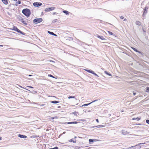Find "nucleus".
I'll return each instance as SVG.
<instances>
[{
    "label": "nucleus",
    "instance_id": "e433bc0d",
    "mask_svg": "<svg viewBox=\"0 0 149 149\" xmlns=\"http://www.w3.org/2000/svg\"><path fill=\"white\" fill-rule=\"evenodd\" d=\"M132 119L133 120H136V118H133Z\"/></svg>",
    "mask_w": 149,
    "mask_h": 149
},
{
    "label": "nucleus",
    "instance_id": "bb28decb",
    "mask_svg": "<svg viewBox=\"0 0 149 149\" xmlns=\"http://www.w3.org/2000/svg\"><path fill=\"white\" fill-rule=\"evenodd\" d=\"M90 103H89V104H85L84 105H82V106H87L88 105V104H90Z\"/></svg>",
    "mask_w": 149,
    "mask_h": 149
},
{
    "label": "nucleus",
    "instance_id": "58836bf2",
    "mask_svg": "<svg viewBox=\"0 0 149 149\" xmlns=\"http://www.w3.org/2000/svg\"><path fill=\"white\" fill-rule=\"evenodd\" d=\"M29 76L30 77V76H32V75H29Z\"/></svg>",
    "mask_w": 149,
    "mask_h": 149
},
{
    "label": "nucleus",
    "instance_id": "9b49d317",
    "mask_svg": "<svg viewBox=\"0 0 149 149\" xmlns=\"http://www.w3.org/2000/svg\"><path fill=\"white\" fill-rule=\"evenodd\" d=\"M136 24L138 26H140L141 24V23L140 21H137L136 22Z\"/></svg>",
    "mask_w": 149,
    "mask_h": 149
},
{
    "label": "nucleus",
    "instance_id": "c03bdc74",
    "mask_svg": "<svg viewBox=\"0 0 149 149\" xmlns=\"http://www.w3.org/2000/svg\"><path fill=\"white\" fill-rule=\"evenodd\" d=\"M125 19H124V21H125Z\"/></svg>",
    "mask_w": 149,
    "mask_h": 149
},
{
    "label": "nucleus",
    "instance_id": "ddd939ff",
    "mask_svg": "<svg viewBox=\"0 0 149 149\" xmlns=\"http://www.w3.org/2000/svg\"><path fill=\"white\" fill-rule=\"evenodd\" d=\"M89 141L90 142H91L95 141H96V139H89Z\"/></svg>",
    "mask_w": 149,
    "mask_h": 149
},
{
    "label": "nucleus",
    "instance_id": "39448f33",
    "mask_svg": "<svg viewBox=\"0 0 149 149\" xmlns=\"http://www.w3.org/2000/svg\"><path fill=\"white\" fill-rule=\"evenodd\" d=\"M55 8L54 7H52L50 8H47L45 9V11L46 12H49L54 10Z\"/></svg>",
    "mask_w": 149,
    "mask_h": 149
},
{
    "label": "nucleus",
    "instance_id": "9d476101",
    "mask_svg": "<svg viewBox=\"0 0 149 149\" xmlns=\"http://www.w3.org/2000/svg\"><path fill=\"white\" fill-rule=\"evenodd\" d=\"M18 136L21 138H26L27 137V136H26L21 134H19L18 135Z\"/></svg>",
    "mask_w": 149,
    "mask_h": 149
},
{
    "label": "nucleus",
    "instance_id": "4be33fe9",
    "mask_svg": "<svg viewBox=\"0 0 149 149\" xmlns=\"http://www.w3.org/2000/svg\"><path fill=\"white\" fill-rule=\"evenodd\" d=\"M107 31L109 34L111 35H113V33L112 32H111L109 31Z\"/></svg>",
    "mask_w": 149,
    "mask_h": 149
},
{
    "label": "nucleus",
    "instance_id": "37998d69",
    "mask_svg": "<svg viewBox=\"0 0 149 149\" xmlns=\"http://www.w3.org/2000/svg\"><path fill=\"white\" fill-rule=\"evenodd\" d=\"M0 46H2H2H3V45H0Z\"/></svg>",
    "mask_w": 149,
    "mask_h": 149
},
{
    "label": "nucleus",
    "instance_id": "f3484780",
    "mask_svg": "<svg viewBox=\"0 0 149 149\" xmlns=\"http://www.w3.org/2000/svg\"><path fill=\"white\" fill-rule=\"evenodd\" d=\"M78 123L77 122L75 121V122H70L68 123V124H77Z\"/></svg>",
    "mask_w": 149,
    "mask_h": 149
},
{
    "label": "nucleus",
    "instance_id": "6ab92c4d",
    "mask_svg": "<svg viewBox=\"0 0 149 149\" xmlns=\"http://www.w3.org/2000/svg\"><path fill=\"white\" fill-rule=\"evenodd\" d=\"M21 3V1H18L16 3L15 5L16 6H17L18 4H20Z\"/></svg>",
    "mask_w": 149,
    "mask_h": 149
},
{
    "label": "nucleus",
    "instance_id": "473e14b6",
    "mask_svg": "<svg viewBox=\"0 0 149 149\" xmlns=\"http://www.w3.org/2000/svg\"><path fill=\"white\" fill-rule=\"evenodd\" d=\"M56 14H57V13L55 12H54L53 13V15H56Z\"/></svg>",
    "mask_w": 149,
    "mask_h": 149
},
{
    "label": "nucleus",
    "instance_id": "393cba45",
    "mask_svg": "<svg viewBox=\"0 0 149 149\" xmlns=\"http://www.w3.org/2000/svg\"><path fill=\"white\" fill-rule=\"evenodd\" d=\"M48 76L49 77H51L55 78V77L53 75H52L50 74H48Z\"/></svg>",
    "mask_w": 149,
    "mask_h": 149
},
{
    "label": "nucleus",
    "instance_id": "1a4fd4ad",
    "mask_svg": "<svg viewBox=\"0 0 149 149\" xmlns=\"http://www.w3.org/2000/svg\"><path fill=\"white\" fill-rule=\"evenodd\" d=\"M2 2L5 5H7L8 3V0H1Z\"/></svg>",
    "mask_w": 149,
    "mask_h": 149
},
{
    "label": "nucleus",
    "instance_id": "423d86ee",
    "mask_svg": "<svg viewBox=\"0 0 149 149\" xmlns=\"http://www.w3.org/2000/svg\"><path fill=\"white\" fill-rule=\"evenodd\" d=\"M33 5L35 6H39L42 5V3L40 2H34L33 3Z\"/></svg>",
    "mask_w": 149,
    "mask_h": 149
},
{
    "label": "nucleus",
    "instance_id": "a211bd4d",
    "mask_svg": "<svg viewBox=\"0 0 149 149\" xmlns=\"http://www.w3.org/2000/svg\"><path fill=\"white\" fill-rule=\"evenodd\" d=\"M51 102L52 103L56 104L59 103V102L57 101H52Z\"/></svg>",
    "mask_w": 149,
    "mask_h": 149
},
{
    "label": "nucleus",
    "instance_id": "a878e982",
    "mask_svg": "<svg viewBox=\"0 0 149 149\" xmlns=\"http://www.w3.org/2000/svg\"><path fill=\"white\" fill-rule=\"evenodd\" d=\"M49 149H58V148L57 147H55L52 148H49Z\"/></svg>",
    "mask_w": 149,
    "mask_h": 149
},
{
    "label": "nucleus",
    "instance_id": "cd10ccee",
    "mask_svg": "<svg viewBox=\"0 0 149 149\" xmlns=\"http://www.w3.org/2000/svg\"><path fill=\"white\" fill-rule=\"evenodd\" d=\"M69 141L70 142H73L74 143L75 142H74V141H73V139H70V140Z\"/></svg>",
    "mask_w": 149,
    "mask_h": 149
},
{
    "label": "nucleus",
    "instance_id": "72a5a7b5",
    "mask_svg": "<svg viewBox=\"0 0 149 149\" xmlns=\"http://www.w3.org/2000/svg\"><path fill=\"white\" fill-rule=\"evenodd\" d=\"M96 121L97 122V123H99V120H98V119H96Z\"/></svg>",
    "mask_w": 149,
    "mask_h": 149
},
{
    "label": "nucleus",
    "instance_id": "c85d7f7f",
    "mask_svg": "<svg viewBox=\"0 0 149 149\" xmlns=\"http://www.w3.org/2000/svg\"><path fill=\"white\" fill-rule=\"evenodd\" d=\"M146 122L147 123L149 124V120H147L146 121Z\"/></svg>",
    "mask_w": 149,
    "mask_h": 149
},
{
    "label": "nucleus",
    "instance_id": "5701e85b",
    "mask_svg": "<svg viewBox=\"0 0 149 149\" xmlns=\"http://www.w3.org/2000/svg\"><path fill=\"white\" fill-rule=\"evenodd\" d=\"M146 92H148V93L149 92V87L147 88L146 89Z\"/></svg>",
    "mask_w": 149,
    "mask_h": 149
},
{
    "label": "nucleus",
    "instance_id": "4c0bfd02",
    "mask_svg": "<svg viewBox=\"0 0 149 149\" xmlns=\"http://www.w3.org/2000/svg\"><path fill=\"white\" fill-rule=\"evenodd\" d=\"M133 95H136V93H133Z\"/></svg>",
    "mask_w": 149,
    "mask_h": 149
},
{
    "label": "nucleus",
    "instance_id": "7ed1b4c3",
    "mask_svg": "<svg viewBox=\"0 0 149 149\" xmlns=\"http://www.w3.org/2000/svg\"><path fill=\"white\" fill-rule=\"evenodd\" d=\"M10 29L14 31H15L17 32L18 33H19L22 34L24 35V33L22 32L21 31H20L19 29L17 28L15 26H13V29L12 28H10Z\"/></svg>",
    "mask_w": 149,
    "mask_h": 149
},
{
    "label": "nucleus",
    "instance_id": "7c9ffc66",
    "mask_svg": "<svg viewBox=\"0 0 149 149\" xmlns=\"http://www.w3.org/2000/svg\"><path fill=\"white\" fill-rule=\"evenodd\" d=\"M120 18L121 19H123L124 18V17L123 16H120Z\"/></svg>",
    "mask_w": 149,
    "mask_h": 149
},
{
    "label": "nucleus",
    "instance_id": "b1692460",
    "mask_svg": "<svg viewBox=\"0 0 149 149\" xmlns=\"http://www.w3.org/2000/svg\"><path fill=\"white\" fill-rule=\"evenodd\" d=\"M148 9V8L147 7H146L145 9H144V11H146V13H147V10Z\"/></svg>",
    "mask_w": 149,
    "mask_h": 149
},
{
    "label": "nucleus",
    "instance_id": "79ce46f5",
    "mask_svg": "<svg viewBox=\"0 0 149 149\" xmlns=\"http://www.w3.org/2000/svg\"><path fill=\"white\" fill-rule=\"evenodd\" d=\"M43 105H44V104H42L41 105V106H43Z\"/></svg>",
    "mask_w": 149,
    "mask_h": 149
},
{
    "label": "nucleus",
    "instance_id": "aec40b11",
    "mask_svg": "<svg viewBox=\"0 0 149 149\" xmlns=\"http://www.w3.org/2000/svg\"><path fill=\"white\" fill-rule=\"evenodd\" d=\"M104 73L106 74H107L109 75V76H111V74L108 73L107 72V71H105L104 72Z\"/></svg>",
    "mask_w": 149,
    "mask_h": 149
},
{
    "label": "nucleus",
    "instance_id": "20e7f679",
    "mask_svg": "<svg viewBox=\"0 0 149 149\" xmlns=\"http://www.w3.org/2000/svg\"><path fill=\"white\" fill-rule=\"evenodd\" d=\"M42 21V18H36L35 19L33 20V22L35 24H37L41 22Z\"/></svg>",
    "mask_w": 149,
    "mask_h": 149
},
{
    "label": "nucleus",
    "instance_id": "412c9836",
    "mask_svg": "<svg viewBox=\"0 0 149 149\" xmlns=\"http://www.w3.org/2000/svg\"><path fill=\"white\" fill-rule=\"evenodd\" d=\"M68 98L69 99L72 98L76 99L75 97L74 96H70L68 97Z\"/></svg>",
    "mask_w": 149,
    "mask_h": 149
},
{
    "label": "nucleus",
    "instance_id": "ea45409f",
    "mask_svg": "<svg viewBox=\"0 0 149 149\" xmlns=\"http://www.w3.org/2000/svg\"><path fill=\"white\" fill-rule=\"evenodd\" d=\"M1 137H0V140H1Z\"/></svg>",
    "mask_w": 149,
    "mask_h": 149
},
{
    "label": "nucleus",
    "instance_id": "f03ea898",
    "mask_svg": "<svg viewBox=\"0 0 149 149\" xmlns=\"http://www.w3.org/2000/svg\"><path fill=\"white\" fill-rule=\"evenodd\" d=\"M144 143H139L137 145L133 146L129 148V149H140L141 148V146H140V145L141 144H144Z\"/></svg>",
    "mask_w": 149,
    "mask_h": 149
},
{
    "label": "nucleus",
    "instance_id": "f704fd0d",
    "mask_svg": "<svg viewBox=\"0 0 149 149\" xmlns=\"http://www.w3.org/2000/svg\"><path fill=\"white\" fill-rule=\"evenodd\" d=\"M27 86L28 87H30V88H33V87H32L31 86Z\"/></svg>",
    "mask_w": 149,
    "mask_h": 149
},
{
    "label": "nucleus",
    "instance_id": "f8f14e48",
    "mask_svg": "<svg viewBox=\"0 0 149 149\" xmlns=\"http://www.w3.org/2000/svg\"><path fill=\"white\" fill-rule=\"evenodd\" d=\"M48 33L52 35H53V36H56V35L54 34V33L52 32H51L50 31H48Z\"/></svg>",
    "mask_w": 149,
    "mask_h": 149
},
{
    "label": "nucleus",
    "instance_id": "a19ab883",
    "mask_svg": "<svg viewBox=\"0 0 149 149\" xmlns=\"http://www.w3.org/2000/svg\"><path fill=\"white\" fill-rule=\"evenodd\" d=\"M14 1H17V0H13Z\"/></svg>",
    "mask_w": 149,
    "mask_h": 149
},
{
    "label": "nucleus",
    "instance_id": "c756f323",
    "mask_svg": "<svg viewBox=\"0 0 149 149\" xmlns=\"http://www.w3.org/2000/svg\"><path fill=\"white\" fill-rule=\"evenodd\" d=\"M136 119L137 120H139L140 119V118H139V117H137L136 118Z\"/></svg>",
    "mask_w": 149,
    "mask_h": 149
},
{
    "label": "nucleus",
    "instance_id": "dca6fc26",
    "mask_svg": "<svg viewBox=\"0 0 149 149\" xmlns=\"http://www.w3.org/2000/svg\"><path fill=\"white\" fill-rule=\"evenodd\" d=\"M98 38H100V39H102V40H104L105 39L103 37V36H97Z\"/></svg>",
    "mask_w": 149,
    "mask_h": 149
},
{
    "label": "nucleus",
    "instance_id": "4468645a",
    "mask_svg": "<svg viewBox=\"0 0 149 149\" xmlns=\"http://www.w3.org/2000/svg\"><path fill=\"white\" fill-rule=\"evenodd\" d=\"M63 12L66 15H68L69 14V12L66 10H63Z\"/></svg>",
    "mask_w": 149,
    "mask_h": 149
},
{
    "label": "nucleus",
    "instance_id": "c9c22d12",
    "mask_svg": "<svg viewBox=\"0 0 149 149\" xmlns=\"http://www.w3.org/2000/svg\"><path fill=\"white\" fill-rule=\"evenodd\" d=\"M145 13H146V11H144L143 12V15H144Z\"/></svg>",
    "mask_w": 149,
    "mask_h": 149
},
{
    "label": "nucleus",
    "instance_id": "6e6552de",
    "mask_svg": "<svg viewBox=\"0 0 149 149\" xmlns=\"http://www.w3.org/2000/svg\"><path fill=\"white\" fill-rule=\"evenodd\" d=\"M20 20L21 21V22L23 23V24L26 25L27 24L26 23V22L23 19L21 18Z\"/></svg>",
    "mask_w": 149,
    "mask_h": 149
},
{
    "label": "nucleus",
    "instance_id": "0eeeda50",
    "mask_svg": "<svg viewBox=\"0 0 149 149\" xmlns=\"http://www.w3.org/2000/svg\"><path fill=\"white\" fill-rule=\"evenodd\" d=\"M85 70L88 72L91 73L97 77H99L97 74L95 73L92 70Z\"/></svg>",
    "mask_w": 149,
    "mask_h": 149
},
{
    "label": "nucleus",
    "instance_id": "2eb2a0df",
    "mask_svg": "<svg viewBox=\"0 0 149 149\" xmlns=\"http://www.w3.org/2000/svg\"><path fill=\"white\" fill-rule=\"evenodd\" d=\"M131 48L135 51L136 52L140 53V52L138 50H137L136 49L133 47H131Z\"/></svg>",
    "mask_w": 149,
    "mask_h": 149
},
{
    "label": "nucleus",
    "instance_id": "f257e3e1",
    "mask_svg": "<svg viewBox=\"0 0 149 149\" xmlns=\"http://www.w3.org/2000/svg\"><path fill=\"white\" fill-rule=\"evenodd\" d=\"M22 13L27 17H29L31 14V12L30 10L27 8L23 9L22 11Z\"/></svg>",
    "mask_w": 149,
    "mask_h": 149
},
{
    "label": "nucleus",
    "instance_id": "2f4dec72",
    "mask_svg": "<svg viewBox=\"0 0 149 149\" xmlns=\"http://www.w3.org/2000/svg\"><path fill=\"white\" fill-rule=\"evenodd\" d=\"M55 118V117H51V118L50 119H54Z\"/></svg>",
    "mask_w": 149,
    "mask_h": 149
}]
</instances>
